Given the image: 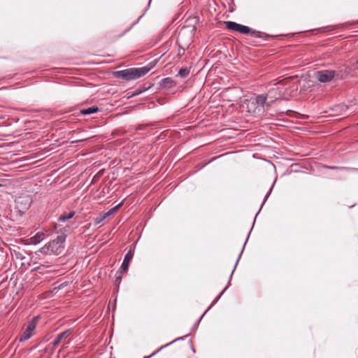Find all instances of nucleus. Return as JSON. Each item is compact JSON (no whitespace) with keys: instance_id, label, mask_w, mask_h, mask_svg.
Masks as SVG:
<instances>
[{"instance_id":"1","label":"nucleus","mask_w":358,"mask_h":358,"mask_svg":"<svg viewBox=\"0 0 358 358\" xmlns=\"http://www.w3.org/2000/svg\"><path fill=\"white\" fill-rule=\"evenodd\" d=\"M155 65V63H149L147 66L139 68H129L114 72L116 78L125 80L138 79L148 73Z\"/></svg>"},{"instance_id":"2","label":"nucleus","mask_w":358,"mask_h":358,"mask_svg":"<svg viewBox=\"0 0 358 358\" xmlns=\"http://www.w3.org/2000/svg\"><path fill=\"white\" fill-rule=\"evenodd\" d=\"M65 241V235L58 236L55 239L43 246L39 252L45 255H59L64 251Z\"/></svg>"},{"instance_id":"3","label":"nucleus","mask_w":358,"mask_h":358,"mask_svg":"<svg viewBox=\"0 0 358 358\" xmlns=\"http://www.w3.org/2000/svg\"><path fill=\"white\" fill-rule=\"evenodd\" d=\"M224 24L226 25L227 29H228L229 30L234 31H236V32H238V33H241L243 34L253 35L255 37H262L261 32H259V31H257L255 30H252L250 27H248L247 26H245V25H243L241 24H238L235 22H231V21L224 22Z\"/></svg>"},{"instance_id":"4","label":"nucleus","mask_w":358,"mask_h":358,"mask_svg":"<svg viewBox=\"0 0 358 358\" xmlns=\"http://www.w3.org/2000/svg\"><path fill=\"white\" fill-rule=\"evenodd\" d=\"M38 317H34L31 321L29 322L27 328L24 330L22 336L20 338V341H24L30 338L34 334L36 324L38 322Z\"/></svg>"},{"instance_id":"5","label":"nucleus","mask_w":358,"mask_h":358,"mask_svg":"<svg viewBox=\"0 0 358 358\" xmlns=\"http://www.w3.org/2000/svg\"><path fill=\"white\" fill-rule=\"evenodd\" d=\"M336 72L333 70H321L315 73V78L320 83L330 82L335 76Z\"/></svg>"},{"instance_id":"6","label":"nucleus","mask_w":358,"mask_h":358,"mask_svg":"<svg viewBox=\"0 0 358 358\" xmlns=\"http://www.w3.org/2000/svg\"><path fill=\"white\" fill-rule=\"evenodd\" d=\"M71 334V331L70 329L66 330L59 334L52 343L53 348H56L59 344H62L63 346L69 344L70 343L69 336Z\"/></svg>"},{"instance_id":"7","label":"nucleus","mask_w":358,"mask_h":358,"mask_svg":"<svg viewBox=\"0 0 358 358\" xmlns=\"http://www.w3.org/2000/svg\"><path fill=\"white\" fill-rule=\"evenodd\" d=\"M134 257V252L130 250L125 255L124 261L122 264L121 268L126 272L129 268V263Z\"/></svg>"},{"instance_id":"8","label":"nucleus","mask_w":358,"mask_h":358,"mask_svg":"<svg viewBox=\"0 0 358 358\" xmlns=\"http://www.w3.org/2000/svg\"><path fill=\"white\" fill-rule=\"evenodd\" d=\"M161 88L169 89L176 85V81L171 78H165L160 81Z\"/></svg>"},{"instance_id":"9","label":"nucleus","mask_w":358,"mask_h":358,"mask_svg":"<svg viewBox=\"0 0 358 358\" xmlns=\"http://www.w3.org/2000/svg\"><path fill=\"white\" fill-rule=\"evenodd\" d=\"M268 95L266 94H259L256 97V103L259 105L264 106V104H266L268 107L271 106L275 101V100H272L268 103H266V100L268 99Z\"/></svg>"},{"instance_id":"10","label":"nucleus","mask_w":358,"mask_h":358,"mask_svg":"<svg viewBox=\"0 0 358 358\" xmlns=\"http://www.w3.org/2000/svg\"><path fill=\"white\" fill-rule=\"evenodd\" d=\"M45 238V234L43 232L39 231L36 234L35 236L30 238V242L31 244L36 245L38 244L41 241Z\"/></svg>"},{"instance_id":"11","label":"nucleus","mask_w":358,"mask_h":358,"mask_svg":"<svg viewBox=\"0 0 358 358\" xmlns=\"http://www.w3.org/2000/svg\"><path fill=\"white\" fill-rule=\"evenodd\" d=\"M97 111H99V108L96 106H92V107H90V108L81 110L80 113L82 115H90V114L96 113Z\"/></svg>"},{"instance_id":"12","label":"nucleus","mask_w":358,"mask_h":358,"mask_svg":"<svg viewBox=\"0 0 358 358\" xmlns=\"http://www.w3.org/2000/svg\"><path fill=\"white\" fill-rule=\"evenodd\" d=\"M75 215L74 212H70L69 213H64L59 216L58 218V221L59 222H66L69 219H71Z\"/></svg>"},{"instance_id":"13","label":"nucleus","mask_w":358,"mask_h":358,"mask_svg":"<svg viewBox=\"0 0 358 358\" xmlns=\"http://www.w3.org/2000/svg\"><path fill=\"white\" fill-rule=\"evenodd\" d=\"M331 169H336V170H342V171H354L358 173V169L357 168H352V167H345V166H331L330 167Z\"/></svg>"},{"instance_id":"14","label":"nucleus","mask_w":358,"mask_h":358,"mask_svg":"<svg viewBox=\"0 0 358 358\" xmlns=\"http://www.w3.org/2000/svg\"><path fill=\"white\" fill-rule=\"evenodd\" d=\"M122 202L120 203L119 204H117V206H115V207L112 208L110 210H109L107 213H106V215L108 217L110 215L115 213L122 205Z\"/></svg>"},{"instance_id":"15","label":"nucleus","mask_w":358,"mask_h":358,"mask_svg":"<svg viewBox=\"0 0 358 358\" xmlns=\"http://www.w3.org/2000/svg\"><path fill=\"white\" fill-rule=\"evenodd\" d=\"M189 73V70L187 68L180 69L178 71V76L182 78L187 77Z\"/></svg>"},{"instance_id":"16","label":"nucleus","mask_w":358,"mask_h":358,"mask_svg":"<svg viewBox=\"0 0 358 358\" xmlns=\"http://www.w3.org/2000/svg\"><path fill=\"white\" fill-rule=\"evenodd\" d=\"M107 216L106 215V214H104L102 217H97L95 220V222L96 224H99L101 222H102Z\"/></svg>"},{"instance_id":"17","label":"nucleus","mask_w":358,"mask_h":358,"mask_svg":"<svg viewBox=\"0 0 358 358\" xmlns=\"http://www.w3.org/2000/svg\"><path fill=\"white\" fill-rule=\"evenodd\" d=\"M227 289V288H225V289H224V290L220 293V294L218 296V297H217L215 300H214V301H213V304L215 303L218 301V299L220 298L221 295L224 293V292L225 291V289Z\"/></svg>"},{"instance_id":"18","label":"nucleus","mask_w":358,"mask_h":358,"mask_svg":"<svg viewBox=\"0 0 358 358\" xmlns=\"http://www.w3.org/2000/svg\"><path fill=\"white\" fill-rule=\"evenodd\" d=\"M159 351V350H157L155 351L153 353H152L151 355H150L148 357H144V358H150V357L154 356L155 355H156Z\"/></svg>"},{"instance_id":"19","label":"nucleus","mask_w":358,"mask_h":358,"mask_svg":"<svg viewBox=\"0 0 358 358\" xmlns=\"http://www.w3.org/2000/svg\"><path fill=\"white\" fill-rule=\"evenodd\" d=\"M162 348H163V346H161V347L159 348V350H162Z\"/></svg>"},{"instance_id":"20","label":"nucleus","mask_w":358,"mask_h":358,"mask_svg":"<svg viewBox=\"0 0 358 358\" xmlns=\"http://www.w3.org/2000/svg\"><path fill=\"white\" fill-rule=\"evenodd\" d=\"M162 348H163V346H161V347L159 348V350H162Z\"/></svg>"},{"instance_id":"21","label":"nucleus","mask_w":358,"mask_h":358,"mask_svg":"<svg viewBox=\"0 0 358 358\" xmlns=\"http://www.w3.org/2000/svg\"><path fill=\"white\" fill-rule=\"evenodd\" d=\"M162 348H163V346H161V347L159 348V350H162Z\"/></svg>"},{"instance_id":"22","label":"nucleus","mask_w":358,"mask_h":358,"mask_svg":"<svg viewBox=\"0 0 358 358\" xmlns=\"http://www.w3.org/2000/svg\"><path fill=\"white\" fill-rule=\"evenodd\" d=\"M0 187H1V184L0 183Z\"/></svg>"},{"instance_id":"23","label":"nucleus","mask_w":358,"mask_h":358,"mask_svg":"<svg viewBox=\"0 0 358 358\" xmlns=\"http://www.w3.org/2000/svg\"><path fill=\"white\" fill-rule=\"evenodd\" d=\"M110 358H115V357H110Z\"/></svg>"}]
</instances>
